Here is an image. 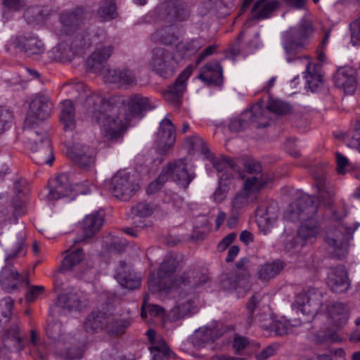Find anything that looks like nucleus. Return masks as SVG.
<instances>
[{
	"label": "nucleus",
	"instance_id": "48",
	"mask_svg": "<svg viewBox=\"0 0 360 360\" xmlns=\"http://www.w3.org/2000/svg\"><path fill=\"white\" fill-rule=\"evenodd\" d=\"M128 105L130 113L134 116H138L143 111L149 108L148 98L139 94L131 96L129 100Z\"/></svg>",
	"mask_w": 360,
	"mask_h": 360
},
{
	"label": "nucleus",
	"instance_id": "8",
	"mask_svg": "<svg viewBox=\"0 0 360 360\" xmlns=\"http://www.w3.org/2000/svg\"><path fill=\"white\" fill-rule=\"evenodd\" d=\"M26 250L25 249V236L22 235L19 237L17 242V249L8 255L6 257V266L3 267L0 273V283L1 287L8 292L15 290L19 281V274L12 266L11 261L17 258L20 255H25Z\"/></svg>",
	"mask_w": 360,
	"mask_h": 360
},
{
	"label": "nucleus",
	"instance_id": "33",
	"mask_svg": "<svg viewBox=\"0 0 360 360\" xmlns=\"http://www.w3.org/2000/svg\"><path fill=\"white\" fill-rule=\"evenodd\" d=\"M328 285L331 290L338 293H342L348 290L349 279L347 271L342 266L332 269L328 276Z\"/></svg>",
	"mask_w": 360,
	"mask_h": 360
},
{
	"label": "nucleus",
	"instance_id": "18",
	"mask_svg": "<svg viewBox=\"0 0 360 360\" xmlns=\"http://www.w3.org/2000/svg\"><path fill=\"white\" fill-rule=\"evenodd\" d=\"M176 140L175 127L172 121L165 118L160 123L156 146L159 154L164 155L173 146Z\"/></svg>",
	"mask_w": 360,
	"mask_h": 360
},
{
	"label": "nucleus",
	"instance_id": "23",
	"mask_svg": "<svg viewBox=\"0 0 360 360\" xmlns=\"http://www.w3.org/2000/svg\"><path fill=\"white\" fill-rule=\"evenodd\" d=\"M67 155L79 167L86 169L94 163L96 151L94 148L77 143L68 150Z\"/></svg>",
	"mask_w": 360,
	"mask_h": 360
},
{
	"label": "nucleus",
	"instance_id": "41",
	"mask_svg": "<svg viewBox=\"0 0 360 360\" xmlns=\"http://www.w3.org/2000/svg\"><path fill=\"white\" fill-rule=\"evenodd\" d=\"M62 108L60 119L65 131H72L75 128V110L71 100H65L61 103Z\"/></svg>",
	"mask_w": 360,
	"mask_h": 360
},
{
	"label": "nucleus",
	"instance_id": "4",
	"mask_svg": "<svg viewBox=\"0 0 360 360\" xmlns=\"http://www.w3.org/2000/svg\"><path fill=\"white\" fill-rule=\"evenodd\" d=\"M179 265V262L174 256L172 255L166 256L160 264L157 278L150 277L148 279L150 291L155 293L171 288H181V283H185L190 276L183 274L178 277H174Z\"/></svg>",
	"mask_w": 360,
	"mask_h": 360
},
{
	"label": "nucleus",
	"instance_id": "36",
	"mask_svg": "<svg viewBox=\"0 0 360 360\" xmlns=\"http://www.w3.org/2000/svg\"><path fill=\"white\" fill-rule=\"evenodd\" d=\"M112 319V314L101 311H94L89 315L84 323V329L87 333H96L105 328L108 321Z\"/></svg>",
	"mask_w": 360,
	"mask_h": 360
},
{
	"label": "nucleus",
	"instance_id": "15",
	"mask_svg": "<svg viewBox=\"0 0 360 360\" xmlns=\"http://www.w3.org/2000/svg\"><path fill=\"white\" fill-rule=\"evenodd\" d=\"M163 170L167 176L169 175L174 181L184 188L188 187L195 176L184 159L170 162Z\"/></svg>",
	"mask_w": 360,
	"mask_h": 360
},
{
	"label": "nucleus",
	"instance_id": "24",
	"mask_svg": "<svg viewBox=\"0 0 360 360\" xmlns=\"http://www.w3.org/2000/svg\"><path fill=\"white\" fill-rule=\"evenodd\" d=\"M335 85L347 94H352L356 89V72L351 67H342L337 70L333 77Z\"/></svg>",
	"mask_w": 360,
	"mask_h": 360
},
{
	"label": "nucleus",
	"instance_id": "27",
	"mask_svg": "<svg viewBox=\"0 0 360 360\" xmlns=\"http://www.w3.org/2000/svg\"><path fill=\"white\" fill-rule=\"evenodd\" d=\"M71 36L67 34L61 38L59 43L47 52L49 58L51 60L60 62L70 61L73 58L75 52L72 47Z\"/></svg>",
	"mask_w": 360,
	"mask_h": 360
},
{
	"label": "nucleus",
	"instance_id": "5",
	"mask_svg": "<svg viewBox=\"0 0 360 360\" xmlns=\"http://www.w3.org/2000/svg\"><path fill=\"white\" fill-rule=\"evenodd\" d=\"M355 229L339 224L330 229L326 234L325 242L327 244L328 255L338 259L345 258L348 251V243L352 238Z\"/></svg>",
	"mask_w": 360,
	"mask_h": 360
},
{
	"label": "nucleus",
	"instance_id": "31",
	"mask_svg": "<svg viewBox=\"0 0 360 360\" xmlns=\"http://www.w3.org/2000/svg\"><path fill=\"white\" fill-rule=\"evenodd\" d=\"M25 335L22 333L16 323L12 324L6 330L3 335L4 346L6 349L13 347L15 350L20 352L25 347L24 338Z\"/></svg>",
	"mask_w": 360,
	"mask_h": 360
},
{
	"label": "nucleus",
	"instance_id": "51",
	"mask_svg": "<svg viewBox=\"0 0 360 360\" xmlns=\"http://www.w3.org/2000/svg\"><path fill=\"white\" fill-rule=\"evenodd\" d=\"M217 338V335L212 328L203 327L195 331L193 342L196 345L202 347L205 343L213 341Z\"/></svg>",
	"mask_w": 360,
	"mask_h": 360
},
{
	"label": "nucleus",
	"instance_id": "38",
	"mask_svg": "<svg viewBox=\"0 0 360 360\" xmlns=\"http://www.w3.org/2000/svg\"><path fill=\"white\" fill-rule=\"evenodd\" d=\"M146 335L150 344L148 349L153 354V359H155L156 355L160 358L170 356L172 352L162 336L157 335L156 332L153 329L147 330Z\"/></svg>",
	"mask_w": 360,
	"mask_h": 360
},
{
	"label": "nucleus",
	"instance_id": "17",
	"mask_svg": "<svg viewBox=\"0 0 360 360\" xmlns=\"http://www.w3.org/2000/svg\"><path fill=\"white\" fill-rule=\"evenodd\" d=\"M12 45L27 56H39L44 51V44L38 36L33 33H25L17 36L12 40Z\"/></svg>",
	"mask_w": 360,
	"mask_h": 360
},
{
	"label": "nucleus",
	"instance_id": "12",
	"mask_svg": "<svg viewBox=\"0 0 360 360\" xmlns=\"http://www.w3.org/2000/svg\"><path fill=\"white\" fill-rule=\"evenodd\" d=\"M158 19L167 23L186 20L190 16V11L184 2L164 3L154 11Z\"/></svg>",
	"mask_w": 360,
	"mask_h": 360
},
{
	"label": "nucleus",
	"instance_id": "53",
	"mask_svg": "<svg viewBox=\"0 0 360 360\" xmlns=\"http://www.w3.org/2000/svg\"><path fill=\"white\" fill-rule=\"evenodd\" d=\"M304 77L306 78L308 87L311 91H314L323 84L321 75L315 72L314 67H313V70H311L310 62H308L307 65L306 75Z\"/></svg>",
	"mask_w": 360,
	"mask_h": 360
},
{
	"label": "nucleus",
	"instance_id": "52",
	"mask_svg": "<svg viewBox=\"0 0 360 360\" xmlns=\"http://www.w3.org/2000/svg\"><path fill=\"white\" fill-rule=\"evenodd\" d=\"M13 300L10 297H6L0 300V330L9 322L11 317V310Z\"/></svg>",
	"mask_w": 360,
	"mask_h": 360
},
{
	"label": "nucleus",
	"instance_id": "21",
	"mask_svg": "<svg viewBox=\"0 0 360 360\" xmlns=\"http://www.w3.org/2000/svg\"><path fill=\"white\" fill-rule=\"evenodd\" d=\"M313 175L318 191L319 202L324 206H331L334 202L335 191L333 186L327 181L325 177V169L321 167L320 172H314Z\"/></svg>",
	"mask_w": 360,
	"mask_h": 360
},
{
	"label": "nucleus",
	"instance_id": "60",
	"mask_svg": "<svg viewBox=\"0 0 360 360\" xmlns=\"http://www.w3.org/2000/svg\"><path fill=\"white\" fill-rule=\"evenodd\" d=\"M105 325V330L110 335H119L122 334L126 327L124 321L123 320H115L112 315V319L110 321H108Z\"/></svg>",
	"mask_w": 360,
	"mask_h": 360
},
{
	"label": "nucleus",
	"instance_id": "39",
	"mask_svg": "<svg viewBox=\"0 0 360 360\" xmlns=\"http://www.w3.org/2000/svg\"><path fill=\"white\" fill-rule=\"evenodd\" d=\"M195 302L188 299L185 302L177 303L168 313L167 319L171 322H176L193 315L195 312Z\"/></svg>",
	"mask_w": 360,
	"mask_h": 360
},
{
	"label": "nucleus",
	"instance_id": "22",
	"mask_svg": "<svg viewBox=\"0 0 360 360\" xmlns=\"http://www.w3.org/2000/svg\"><path fill=\"white\" fill-rule=\"evenodd\" d=\"M259 295H253L247 304V309L248 316L247 321L249 325L253 323H258L264 329L269 330L274 321L271 319V314L268 311H261L257 310L255 316V311L257 310V304L259 302Z\"/></svg>",
	"mask_w": 360,
	"mask_h": 360
},
{
	"label": "nucleus",
	"instance_id": "9",
	"mask_svg": "<svg viewBox=\"0 0 360 360\" xmlns=\"http://www.w3.org/2000/svg\"><path fill=\"white\" fill-rule=\"evenodd\" d=\"M148 64L152 70L162 77L174 75L177 63L172 53L162 47H155L150 51Z\"/></svg>",
	"mask_w": 360,
	"mask_h": 360
},
{
	"label": "nucleus",
	"instance_id": "37",
	"mask_svg": "<svg viewBox=\"0 0 360 360\" xmlns=\"http://www.w3.org/2000/svg\"><path fill=\"white\" fill-rule=\"evenodd\" d=\"M280 6L277 0H257L252 8V18L253 20H263L269 18Z\"/></svg>",
	"mask_w": 360,
	"mask_h": 360
},
{
	"label": "nucleus",
	"instance_id": "20",
	"mask_svg": "<svg viewBox=\"0 0 360 360\" xmlns=\"http://www.w3.org/2000/svg\"><path fill=\"white\" fill-rule=\"evenodd\" d=\"M114 50L115 46L111 44L97 46L86 61L88 68L94 72H104L107 61Z\"/></svg>",
	"mask_w": 360,
	"mask_h": 360
},
{
	"label": "nucleus",
	"instance_id": "56",
	"mask_svg": "<svg viewBox=\"0 0 360 360\" xmlns=\"http://www.w3.org/2000/svg\"><path fill=\"white\" fill-rule=\"evenodd\" d=\"M155 210L153 204L145 201L137 203L132 207L131 212L134 217H148L150 216Z\"/></svg>",
	"mask_w": 360,
	"mask_h": 360
},
{
	"label": "nucleus",
	"instance_id": "55",
	"mask_svg": "<svg viewBox=\"0 0 360 360\" xmlns=\"http://www.w3.org/2000/svg\"><path fill=\"white\" fill-rule=\"evenodd\" d=\"M185 144L188 148L189 151H200L204 155L207 154L209 152V149L206 146L204 141L197 136H192L187 138Z\"/></svg>",
	"mask_w": 360,
	"mask_h": 360
},
{
	"label": "nucleus",
	"instance_id": "40",
	"mask_svg": "<svg viewBox=\"0 0 360 360\" xmlns=\"http://www.w3.org/2000/svg\"><path fill=\"white\" fill-rule=\"evenodd\" d=\"M284 267L285 264L281 260L266 262L259 267L257 277L260 281L267 282L278 276Z\"/></svg>",
	"mask_w": 360,
	"mask_h": 360
},
{
	"label": "nucleus",
	"instance_id": "42",
	"mask_svg": "<svg viewBox=\"0 0 360 360\" xmlns=\"http://www.w3.org/2000/svg\"><path fill=\"white\" fill-rule=\"evenodd\" d=\"M151 39L155 42L169 46L175 45L179 41V37L171 26L157 30L151 35Z\"/></svg>",
	"mask_w": 360,
	"mask_h": 360
},
{
	"label": "nucleus",
	"instance_id": "44",
	"mask_svg": "<svg viewBox=\"0 0 360 360\" xmlns=\"http://www.w3.org/2000/svg\"><path fill=\"white\" fill-rule=\"evenodd\" d=\"M49 14L47 8L32 6L28 7L24 13V18L29 24H39L44 22Z\"/></svg>",
	"mask_w": 360,
	"mask_h": 360
},
{
	"label": "nucleus",
	"instance_id": "10",
	"mask_svg": "<svg viewBox=\"0 0 360 360\" xmlns=\"http://www.w3.org/2000/svg\"><path fill=\"white\" fill-rule=\"evenodd\" d=\"M109 190L116 198L127 201L139 190V185L129 172L121 170L112 177Z\"/></svg>",
	"mask_w": 360,
	"mask_h": 360
},
{
	"label": "nucleus",
	"instance_id": "43",
	"mask_svg": "<svg viewBox=\"0 0 360 360\" xmlns=\"http://www.w3.org/2000/svg\"><path fill=\"white\" fill-rule=\"evenodd\" d=\"M70 35L72 41L70 44L75 53L89 48L93 43V38L91 37L89 30L79 31L74 36Z\"/></svg>",
	"mask_w": 360,
	"mask_h": 360
},
{
	"label": "nucleus",
	"instance_id": "26",
	"mask_svg": "<svg viewBox=\"0 0 360 360\" xmlns=\"http://www.w3.org/2000/svg\"><path fill=\"white\" fill-rule=\"evenodd\" d=\"M88 11L83 6L76 7L72 11H65L60 14V21L64 31L70 32L77 29L86 18Z\"/></svg>",
	"mask_w": 360,
	"mask_h": 360
},
{
	"label": "nucleus",
	"instance_id": "28",
	"mask_svg": "<svg viewBox=\"0 0 360 360\" xmlns=\"http://www.w3.org/2000/svg\"><path fill=\"white\" fill-rule=\"evenodd\" d=\"M103 224V217L98 212L86 216L82 222V237L75 240V243L84 242L98 233Z\"/></svg>",
	"mask_w": 360,
	"mask_h": 360
},
{
	"label": "nucleus",
	"instance_id": "16",
	"mask_svg": "<svg viewBox=\"0 0 360 360\" xmlns=\"http://www.w3.org/2000/svg\"><path fill=\"white\" fill-rule=\"evenodd\" d=\"M303 313L314 315L323 307L321 293L315 290L310 289L307 292L299 293L293 304Z\"/></svg>",
	"mask_w": 360,
	"mask_h": 360
},
{
	"label": "nucleus",
	"instance_id": "32",
	"mask_svg": "<svg viewBox=\"0 0 360 360\" xmlns=\"http://www.w3.org/2000/svg\"><path fill=\"white\" fill-rule=\"evenodd\" d=\"M84 302L85 299L82 292L70 290L68 292H60L58 295L56 305L69 311L80 310Z\"/></svg>",
	"mask_w": 360,
	"mask_h": 360
},
{
	"label": "nucleus",
	"instance_id": "58",
	"mask_svg": "<svg viewBox=\"0 0 360 360\" xmlns=\"http://www.w3.org/2000/svg\"><path fill=\"white\" fill-rule=\"evenodd\" d=\"M164 309L160 306L157 304H146V298L143 300L141 307V316L142 319L147 317L148 313L151 316H160L163 314Z\"/></svg>",
	"mask_w": 360,
	"mask_h": 360
},
{
	"label": "nucleus",
	"instance_id": "46",
	"mask_svg": "<svg viewBox=\"0 0 360 360\" xmlns=\"http://www.w3.org/2000/svg\"><path fill=\"white\" fill-rule=\"evenodd\" d=\"M32 346L30 349V355L35 360H44L46 355L44 352V343L41 341L39 334L34 329L30 330V342L28 343Z\"/></svg>",
	"mask_w": 360,
	"mask_h": 360
},
{
	"label": "nucleus",
	"instance_id": "3",
	"mask_svg": "<svg viewBox=\"0 0 360 360\" xmlns=\"http://www.w3.org/2000/svg\"><path fill=\"white\" fill-rule=\"evenodd\" d=\"M315 30L311 21L302 19L297 25L290 27L282 34V46L288 56V63L300 58L297 55L309 46Z\"/></svg>",
	"mask_w": 360,
	"mask_h": 360
},
{
	"label": "nucleus",
	"instance_id": "14",
	"mask_svg": "<svg viewBox=\"0 0 360 360\" xmlns=\"http://www.w3.org/2000/svg\"><path fill=\"white\" fill-rule=\"evenodd\" d=\"M193 72L191 65L186 67L178 76L174 84L167 86L163 96L169 103L176 108H179L181 103V97L186 88V81Z\"/></svg>",
	"mask_w": 360,
	"mask_h": 360
},
{
	"label": "nucleus",
	"instance_id": "13",
	"mask_svg": "<svg viewBox=\"0 0 360 360\" xmlns=\"http://www.w3.org/2000/svg\"><path fill=\"white\" fill-rule=\"evenodd\" d=\"M53 104L48 95L37 93L31 99L26 123L27 124L36 121H43L48 119L51 112Z\"/></svg>",
	"mask_w": 360,
	"mask_h": 360
},
{
	"label": "nucleus",
	"instance_id": "59",
	"mask_svg": "<svg viewBox=\"0 0 360 360\" xmlns=\"http://www.w3.org/2000/svg\"><path fill=\"white\" fill-rule=\"evenodd\" d=\"M292 326V325L286 320L274 321L269 330L274 331L277 335H284L291 332Z\"/></svg>",
	"mask_w": 360,
	"mask_h": 360
},
{
	"label": "nucleus",
	"instance_id": "54",
	"mask_svg": "<svg viewBox=\"0 0 360 360\" xmlns=\"http://www.w3.org/2000/svg\"><path fill=\"white\" fill-rule=\"evenodd\" d=\"M259 191H247L243 187V191L237 193L232 200V207L235 210H238L249 203L250 195H255Z\"/></svg>",
	"mask_w": 360,
	"mask_h": 360
},
{
	"label": "nucleus",
	"instance_id": "63",
	"mask_svg": "<svg viewBox=\"0 0 360 360\" xmlns=\"http://www.w3.org/2000/svg\"><path fill=\"white\" fill-rule=\"evenodd\" d=\"M167 181V176L162 169V173L158 177L152 181L147 187L146 192L148 194H153L160 191L165 183Z\"/></svg>",
	"mask_w": 360,
	"mask_h": 360
},
{
	"label": "nucleus",
	"instance_id": "45",
	"mask_svg": "<svg viewBox=\"0 0 360 360\" xmlns=\"http://www.w3.org/2000/svg\"><path fill=\"white\" fill-rule=\"evenodd\" d=\"M46 333L49 339L63 344L72 338L69 335L63 333L62 323L59 321L49 323L46 327Z\"/></svg>",
	"mask_w": 360,
	"mask_h": 360
},
{
	"label": "nucleus",
	"instance_id": "19",
	"mask_svg": "<svg viewBox=\"0 0 360 360\" xmlns=\"http://www.w3.org/2000/svg\"><path fill=\"white\" fill-rule=\"evenodd\" d=\"M103 74L105 83L112 84L117 87L133 86L137 83L136 74L129 68L106 70Z\"/></svg>",
	"mask_w": 360,
	"mask_h": 360
},
{
	"label": "nucleus",
	"instance_id": "7",
	"mask_svg": "<svg viewBox=\"0 0 360 360\" xmlns=\"http://www.w3.org/2000/svg\"><path fill=\"white\" fill-rule=\"evenodd\" d=\"M243 165L244 171H241L238 165L236 174L244 181V188L250 191H260L269 182V178L262 172L260 163L254 160H248L243 162Z\"/></svg>",
	"mask_w": 360,
	"mask_h": 360
},
{
	"label": "nucleus",
	"instance_id": "2",
	"mask_svg": "<svg viewBox=\"0 0 360 360\" xmlns=\"http://www.w3.org/2000/svg\"><path fill=\"white\" fill-rule=\"evenodd\" d=\"M85 114L96 123L105 127V136L110 140H116L122 134L121 120L109 114L113 110L110 103L98 94L88 96L84 103Z\"/></svg>",
	"mask_w": 360,
	"mask_h": 360
},
{
	"label": "nucleus",
	"instance_id": "64",
	"mask_svg": "<svg viewBox=\"0 0 360 360\" xmlns=\"http://www.w3.org/2000/svg\"><path fill=\"white\" fill-rule=\"evenodd\" d=\"M280 348V345L278 343H273L268 345L266 347L263 349L259 353L256 355L257 360H266L268 358L276 354V352Z\"/></svg>",
	"mask_w": 360,
	"mask_h": 360
},
{
	"label": "nucleus",
	"instance_id": "35",
	"mask_svg": "<svg viewBox=\"0 0 360 360\" xmlns=\"http://www.w3.org/2000/svg\"><path fill=\"white\" fill-rule=\"evenodd\" d=\"M198 77L209 84H220L223 79L222 68L218 61H210L202 68Z\"/></svg>",
	"mask_w": 360,
	"mask_h": 360
},
{
	"label": "nucleus",
	"instance_id": "25",
	"mask_svg": "<svg viewBox=\"0 0 360 360\" xmlns=\"http://www.w3.org/2000/svg\"><path fill=\"white\" fill-rule=\"evenodd\" d=\"M325 311L331 324L337 328L345 326L349 316L348 306L343 302H330L326 304Z\"/></svg>",
	"mask_w": 360,
	"mask_h": 360
},
{
	"label": "nucleus",
	"instance_id": "57",
	"mask_svg": "<svg viewBox=\"0 0 360 360\" xmlns=\"http://www.w3.org/2000/svg\"><path fill=\"white\" fill-rule=\"evenodd\" d=\"M267 109L277 115H286L291 110V107L287 103L279 100L269 101Z\"/></svg>",
	"mask_w": 360,
	"mask_h": 360
},
{
	"label": "nucleus",
	"instance_id": "29",
	"mask_svg": "<svg viewBox=\"0 0 360 360\" xmlns=\"http://www.w3.org/2000/svg\"><path fill=\"white\" fill-rule=\"evenodd\" d=\"M115 278L122 288L129 290L136 289L141 285V279L130 271L124 261L120 262Z\"/></svg>",
	"mask_w": 360,
	"mask_h": 360
},
{
	"label": "nucleus",
	"instance_id": "6",
	"mask_svg": "<svg viewBox=\"0 0 360 360\" xmlns=\"http://www.w3.org/2000/svg\"><path fill=\"white\" fill-rule=\"evenodd\" d=\"M28 146L30 148L32 160L37 165H51L54 156L50 139L46 131L30 130L28 131Z\"/></svg>",
	"mask_w": 360,
	"mask_h": 360
},
{
	"label": "nucleus",
	"instance_id": "11",
	"mask_svg": "<svg viewBox=\"0 0 360 360\" xmlns=\"http://www.w3.org/2000/svg\"><path fill=\"white\" fill-rule=\"evenodd\" d=\"M264 112L259 104H255L250 109L244 110L238 117L231 119L229 128L231 131L238 132L254 122L258 123L257 128L266 127L269 125L268 121L262 122Z\"/></svg>",
	"mask_w": 360,
	"mask_h": 360
},
{
	"label": "nucleus",
	"instance_id": "47",
	"mask_svg": "<svg viewBox=\"0 0 360 360\" xmlns=\"http://www.w3.org/2000/svg\"><path fill=\"white\" fill-rule=\"evenodd\" d=\"M116 4L114 0H104L97 11V16L102 22L109 21L117 17Z\"/></svg>",
	"mask_w": 360,
	"mask_h": 360
},
{
	"label": "nucleus",
	"instance_id": "62",
	"mask_svg": "<svg viewBox=\"0 0 360 360\" xmlns=\"http://www.w3.org/2000/svg\"><path fill=\"white\" fill-rule=\"evenodd\" d=\"M228 180H219V186L213 194L214 200L217 202H221L227 195L229 191V184L226 182Z\"/></svg>",
	"mask_w": 360,
	"mask_h": 360
},
{
	"label": "nucleus",
	"instance_id": "50",
	"mask_svg": "<svg viewBox=\"0 0 360 360\" xmlns=\"http://www.w3.org/2000/svg\"><path fill=\"white\" fill-rule=\"evenodd\" d=\"M184 274L189 275L190 278L186 279L185 283H181V287L191 285L193 288H196L206 283L210 279L207 270L197 271L196 272L189 271Z\"/></svg>",
	"mask_w": 360,
	"mask_h": 360
},
{
	"label": "nucleus",
	"instance_id": "1",
	"mask_svg": "<svg viewBox=\"0 0 360 360\" xmlns=\"http://www.w3.org/2000/svg\"><path fill=\"white\" fill-rule=\"evenodd\" d=\"M318 211V203L314 196L307 195L290 205L284 217L291 221H304L297 231V238L306 243H313L319 232V226L313 217Z\"/></svg>",
	"mask_w": 360,
	"mask_h": 360
},
{
	"label": "nucleus",
	"instance_id": "30",
	"mask_svg": "<svg viewBox=\"0 0 360 360\" xmlns=\"http://www.w3.org/2000/svg\"><path fill=\"white\" fill-rule=\"evenodd\" d=\"M214 168L218 173H221L219 176L221 180H230L233 177V172L238 171V163L233 160L224 157H214L208 158Z\"/></svg>",
	"mask_w": 360,
	"mask_h": 360
},
{
	"label": "nucleus",
	"instance_id": "34",
	"mask_svg": "<svg viewBox=\"0 0 360 360\" xmlns=\"http://www.w3.org/2000/svg\"><path fill=\"white\" fill-rule=\"evenodd\" d=\"M72 191V184L67 174H60L54 179V185L51 186L47 198L58 200L68 195Z\"/></svg>",
	"mask_w": 360,
	"mask_h": 360
},
{
	"label": "nucleus",
	"instance_id": "49",
	"mask_svg": "<svg viewBox=\"0 0 360 360\" xmlns=\"http://www.w3.org/2000/svg\"><path fill=\"white\" fill-rule=\"evenodd\" d=\"M84 258V254L82 249L77 248L70 252L63 259L61 271H70L78 265Z\"/></svg>",
	"mask_w": 360,
	"mask_h": 360
},
{
	"label": "nucleus",
	"instance_id": "61",
	"mask_svg": "<svg viewBox=\"0 0 360 360\" xmlns=\"http://www.w3.org/2000/svg\"><path fill=\"white\" fill-rule=\"evenodd\" d=\"M13 117L11 110L0 106V134L10 127Z\"/></svg>",
	"mask_w": 360,
	"mask_h": 360
}]
</instances>
